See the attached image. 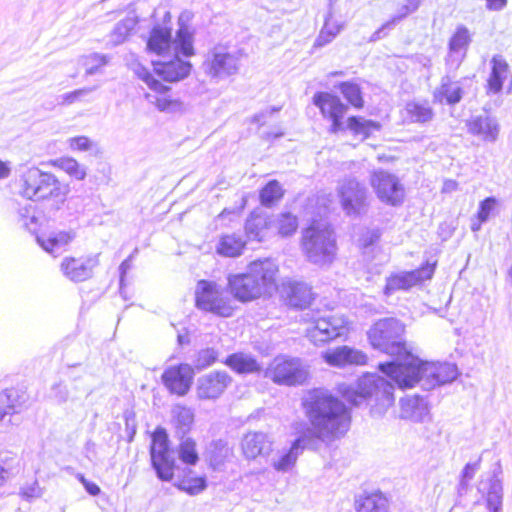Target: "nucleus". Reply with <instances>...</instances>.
Instances as JSON below:
<instances>
[{
	"label": "nucleus",
	"mask_w": 512,
	"mask_h": 512,
	"mask_svg": "<svg viewBox=\"0 0 512 512\" xmlns=\"http://www.w3.org/2000/svg\"><path fill=\"white\" fill-rule=\"evenodd\" d=\"M339 89L345 99L354 107L362 108L364 101L361 95V90L358 84L353 82H341Z\"/></svg>",
	"instance_id": "obj_45"
},
{
	"label": "nucleus",
	"mask_w": 512,
	"mask_h": 512,
	"mask_svg": "<svg viewBox=\"0 0 512 512\" xmlns=\"http://www.w3.org/2000/svg\"><path fill=\"white\" fill-rule=\"evenodd\" d=\"M75 238V233L72 231H61L50 235L47 238L36 236L38 244L47 252L53 254L59 252L62 248L68 245Z\"/></svg>",
	"instance_id": "obj_34"
},
{
	"label": "nucleus",
	"mask_w": 512,
	"mask_h": 512,
	"mask_svg": "<svg viewBox=\"0 0 512 512\" xmlns=\"http://www.w3.org/2000/svg\"><path fill=\"white\" fill-rule=\"evenodd\" d=\"M72 150L88 151L93 147V142L86 136H78L69 139Z\"/></svg>",
	"instance_id": "obj_55"
},
{
	"label": "nucleus",
	"mask_w": 512,
	"mask_h": 512,
	"mask_svg": "<svg viewBox=\"0 0 512 512\" xmlns=\"http://www.w3.org/2000/svg\"><path fill=\"white\" fill-rule=\"evenodd\" d=\"M507 4V0H487V8L490 10H502Z\"/></svg>",
	"instance_id": "obj_64"
},
{
	"label": "nucleus",
	"mask_w": 512,
	"mask_h": 512,
	"mask_svg": "<svg viewBox=\"0 0 512 512\" xmlns=\"http://www.w3.org/2000/svg\"><path fill=\"white\" fill-rule=\"evenodd\" d=\"M277 272L278 266L273 260H256L250 263L246 273L229 275L228 287L235 299L252 301L276 288Z\"/></svg>",
	"instance_id": "obj_4"
},
{
	"label": "nucleus",
	"mask_w": 512,
	"mask_h": 512,
	"mask_svg": "<svg viewBox=\"0 0 512 512\" xmlns=\"http://www.w3.org/2000/svg\"><path fill=\"white\" fill-rule=\"evenodd\" d=\"M18 217L23 228L32 234L37 232L39 226L38 218L35 216L31 205L20 208L18 210Z\"/></svg>",
	"instance_id": "obj_48"
},
{
	"label": "nucleus",
	"mask_w": 512,
	"mask_h": 512,
	"mask_svg": "<svg viewBox=\"0 0 512 512\" xmlns=\"http://www.w3.org/2000/svg\"><path fill=\"white\" fill-rule=\"evenodd\" d=\"M379 238H380L379 230L368 231L362 239L364 248H368V247L374 245L379 240Z\"/></svg>",
	"instance_id": "obj_60"
},
{
	"label": "nucleus",
	"mask_w": 512,
	"mask_h": 512,
	"mask_svg": "<svg viewBox=\"0 0 512 512\" xmlns=\"http://www.w3.org/2000/svg\"><path fill=\"white\" fill-rule=\"evenodd\" d=\"M245 230L250 239L263 241L272 236L271 216L253 211L246 220Z\"/></svg>",
	"instance_id": "obj_29"
},
{
	"label": "nucleus",
	"mask_w": 512,
	"mask_h": 512,
	"mask_svg": "<svg viewBox=\"0 0 512 512\" xmlns=\"http://www.w3.org/2000/svg\"><path fill=\"white\" fill-rule=\"evenodd\" d=\"M305 448L317 449L316 440L306 434L298 437L289 450L283 452L277 459H273V468L278 472L290 471Z\"/></svg>",
	"instance_id": "obj_20"
},
{
	"label": "nucleus",
	"mask_w": 512,
	"mask_h": 512,
	"mask_svg": "<svg viewBox=\"0 0 512 512\" xmlns=\"http://www.w3.org/2000/svg\"><path fill=\"white\" fill-rule=\"evenodd\" d=\"M131 69L137 75L139 79L144 81L147 86L159 93V94H166V92L169 90V87L159 82L157 79L153 77V75L150 73V71L144 67L141 63L135 61L131 64Z\"/></svg>",
	"instance_id": "obj_39"
},
{
	"label": "nucleus",
	"mask_w": 512,
	"mask_h": 512,
	"mask_svg": "<svg viewBox=\"0 0 512 512\" xmlns=\"http://www.w3.org/2000/svg\"><path fill=\"white\" fill-rule=\"evenodd\" d=\"M245 246L242 237L236 234L224 235L220 238L216 250L225 257H237L241 255Z\"/></svg>",
	"instance_id": "obj_37"
},
{
	"label": "nucleus",
	"mask_w": 512,
	"mask_h": 512,
	"mask_svg": "<svg viewBox=\"0 0 512 512\" xmlns=\"http://www.w3.org/2000/svg\"><path fill=\"white\" fill-rule=\"evenodd\" d=\"M180 490L185 491L191 495L198 494L206 488V481L202 477H197L189 480H182L175 484Z\"/></svg>",
	"instance_id": "obj_50"
},
{
	"label": "nucleus",
	"mask_w": 512,
	"mask_h": 512,
	"mask_svg": "<svg viewBox=\"0 0 512 512\" xmlns=\"http://www.w3.org/2000/svg\"><path fill=\"white\" fill-rule=\"evenodd\" d=\"M346 320L341 316L328 315L314 319L307 328V337L316 345L344 335Z\"/></svg>",
	"instance_id": "obj_12"
},
{
	"label": "nucleus",
	"mask_w": 512,
	"mask_h": 512,
	"mask_svg": "<svg viewBox=\"0 0 512 512\" xmlns=\"http://www.w3.org/2000/svg\"><path fill=\"white\" fill-rule=\"evenodd\" d=\"M231 380L225 371L202 375L197 380V395L200 399H216L226 390Z\"/></svg>",
	"instance_id": "obj_19"
},
{
	"label": "nucleus",
	"mask_w": 512,
	"mask_h": 512,
	"mask_svg": "<svg viewBox=\"0 0 512 512\" xmlns=\"http://www.w3.org/2000/svg\"><path fill=\"white\" fill-rule=\"evenodd\" d=\"M370 182L382 202L395 206L403 201L404 188L395 175L383 170L375 171Z\"/></svg>",
	"instance_id": "obj_13"
},
{
	"label": "nucleus",
	"mask_w": 512,
	"mask_h": 512,
	"mask_svg": "<svg viewBox=\"0 0 512 512\" xmlns=\"http://www.w3.org/2000/svg\"><path fill=\"white\" fill-rule=\"evenodd\" d=\"M357 512H386L387 499L382 493H372L356 500Z\"/></svg>",
	"instance_id": "obj_36"
},
{
	"label": "nucleus",
	"mask_w": 512,
	"mask_h": 512,
	"mask_svg": "<svg viewBox=\"0 0 512 512\" xmlns=\"http://www.w3.org/2000/svg\"><path fill=\"white\" fill-rule=\"evenodd\" d=\"M195 301L197 308L220 317H230L234 312L232 300L223 288L213 281L200 280L197 283Z\"/></svg>",
	"instance_id": "obj_8"
},
{
	"label": "nucleus",
	"mask_w": 512,
	"mask_h": 512,
	"mask_svg": "<svg viewBox=\"0 0 512 512\" xmlns=\"http://www.w3.org/2000/svg\"><path fill=\"white\" fill-rule=\"evenodd\" d=\"M338 193L343 209L348 215L359 213L366 199V188L352 178L342 180Z\"/></svg>",
	"instance_id": "obj_17"
},
{
	"label": "nucleus",
	"mask_w": 512,
	"mask_h": 512,
	"mask_svg": "<svg viewBox=\"0 0 512 512\" xmlns=\"http://www.w3.org/2000/svg\"><path fill=\"white\" fill-rule=\"evenodd\" d=\"M470 43L469 31L464 26H459L449 41V53L446 58V65L450 69H457L466 56Z\"/></svg>",
	"instance_id": "obj_24"
},
{
	"label": "nucleus",
	"mask_w": 512,
	"mask_h": 512,
	"mask_svg": "<svg viewBox=\"0 0 512 512\" xmlns=\"http://www.w3.org/2000/svg\"><path fill=\"white\" fill-rule=\"evenodd\" d=\"M302 250L307 260L318 266L331 264L337 246L333 230L322 222H313L302 232Z\"/></svg>",
	"instance_id": "obj_6"
},
{
	"label": "nucleus",
	"mask_w": 512,
	"mask_h": 512,
	"mask_svg": "<svg viewBox=\"0 0 512 512\" xmlns=\"http://www.w3.org/2000/svg\"><path fill=\"white\" fill-rule=\"evenodd\" d=\"M136 24L137 21L133 17H126L119 21L111 33L112 42L116 45L123 43Z\"/></svg>",
	"instance_id": "obj_44"
},
{
	"label": "nucleus",
	"mask_w": 512,
	"mask_h": 512,
	"mask_svg": "<svg viewBox=\"0 0 512 512\" xmlns=\"http://www.w3.org/2000/svg\"><path fill=\"white\" fill-rule=\"evenodd\" d=\"M342 26L336 23H332L330 19H326L324 27L320 31L318 35L315 46L322 47L328 43H330L336 35L340 32Z\"/></svg>",
	"instance_id": "obj_49"
},
{
	"label": "nucleus",
	"mask_w": 512,
	"mask_h": 512,
	"mask_svg": "<svg viewBox=\"0 0 512 512\" xmlns=\"http://www.w3.org/2000/svg\"><path fill=\"white\" fill-rule=\"evenodd\" d=\"M434 101L449 105L459 103L463 97V88L460 81H453L450 76H443L441 84L433 93Z\"/></svg>",
	"instance_id": "obj_30"
},
{
	"label": "nucleus",
	"mask_w": 512,
	"mask_h": 512,
	"mask_svg": "<svg viewBox=\"0 0 512 512\" xmlns=\"http://www.w3.org/2000/svg\"><path fill=\"white\" fill-rule=\"evenodd\" d=\"M265 375L276 384L292 386L302 384L308 377V370L300 358L279 355L270 363Z\"/></svg>",
	"instance_id": "obj_9"
},
{
	"label": "nucleus",
	"mask_w": 512,
	"mask_h": 512,
	"mask_svg": "<svg viewBox=\"0 0 512 512\" xmlns=\"http://www.w3.org/2000/svg\"><path fill=\"white\" fill-rule=\"evenodd\" d=\"M393 26L392 22L391 21H388L386 22L385 24H383L378 30H376L371 38H370V41L372 42H375L377 40H380L381 38H383L386 33H384V31L388 28H391Z\"/></svg>",
	"instance_id": "obj_62"
},
{
	"label": "nucleus",
	"mask_w": 512,
	"mask_h": 512,
	"mask_svg": "<svg viewBox=\"0 0 512 512\" xmlns=\"http://www.w3.org/2000/svg\"><path fill=\"white\" fill-rule=\"evenodd\" d=\"M193 374V369L188 364L171 366L162 374V381L171 393L183 396L190 389Z\"/></svg>",
	"instance_id": "obj_18"
},
{
	"label": "nucleus",
	"mask_w": 512,
	"mask_h": 512,
	"mask_svg": "<svg viewBox=\"0 0 512 512\" xmlns=\"http://www.w3.org/2000/svg\"><path fill=\"white\" fill-rule=\"evenodd\" d=\"M176 54L169 61H153L154 72L167 82H178L185 79L191 72L192 65L184 61Z\"/></svg>",
	"instance_id": "obj_22"
},
{
	"label": "nucleus",
	"mask_w": 512,
	"mask_h": 512,
	"mask_svg": "<svg viewBox=\"0 0 512 512\" xmlns=\"http://www.w3.org/2000/svg\"><path fill=\"white\" fill-rule=\"evenodd\" d=\"M503 500L502 481L494 474L490 479L486 503L490 512H501Z\"/></svg>",
	"instance_id": "obj_38"
},
{
	"label": "nucleus",
	"mask_w": 512,
	"mask_h": 512,
	"mask_svg": "<svg viewBox=\"0 0 512 512\" xmlns=\"http://www.w3.org/2000/svg\"><path fill=\"white\" fill-rule=\"evenodd\" d=\"M146 98L149 102L155 104L161 111L166 110L170 105V100L165 97H157L151 94H146Z\"/></svg>",
	"instance_id": "obj_59"
},
{
	"label": "nucleus",
	"mask_w": 512,
	"mask_h": 512,
	"mask_svg": "<svg viewBox=\"0 0 512 512\" xmlns=\"http://www.w3.org/2000/svg\"><path fill=\"white\" fill-rule=\"evenodd\" d=\"M347 126L351 131L363 136V138H367L373 131L380 129V125L377 122L356 116L348 119Z\"/></svg>",
	"instance_id": "obj_42"
},
{
	"label": "nucleus",
	"mask_w": 512,
	"mask_h": 512,
	"mask_svg": "<svg viewBox=\"0 0 512 512\" xmlns=\"http://www.w3.org/2000/svg\"><path fill=\"white\" fill-rule=\"evenodd\" d=\"M282 294L288 300L290 306L295 308H307L314 299V294L309 285L304 282L286 281L282 284Z\"/></svg>",
	"instance_id": "obj_25"
},
{
	"label": "nucleus",
	"mask_w": 512,
	"mask_h": 512,
	"mask_svg": "<svg viewBox=\"0 0 512 512\" xmlns=\"http://www.w3.org/2000/svg\"><path fill=\"white\" fill-rule=\"evenodd\" d=\"M404 110L406 119L412 123L424 124L434 117L433 109L427 101H409Z\"/></svg>",
	"instance_id": "obj_33"
},
{
	"label": "nucleus",
	"mask_w": 512,
	"mask_h": 512,
	"mask_svg": "<svg viewBox=\"0 0 512 512\" xmlns=\"http://www.w3.org/2000/svg\"><path fill=\"white\" fill-rule=\"evenodd\" d=\"M57 166L65 171L69 176L77 179L83 180L86 175L85 166L79 164L75 159L70 157L60 158L57 160Z\"/></svg>",
	"instance_id": "obj_47"
},
{
	"label": "nucleus",
	"mask_w": 512,
	"mask_h": 512,
	"mask_svg": "<svg viewBox=\"0 0 512 512\" xmlns=\"http://www.w3.org/2000/svg\"><path fill=\"white\" fill-rule=\"evenodd\" d=\"M478 469V463L471 464L467 463L462 471V478L464 480H471L474 477L476 470Z\"/></svg>",
	"instance_id": "obj_61"
},
{
	"label": "nucleus",
	"mask_w": 512,
	"mask_h": 512,
	"mask_svg": "<svg viewBox=\"0 0 512 512\" xmlns=\"http://www.w3.org/2000/svg\"><path fill=\"white\" fill-rule=\"evenodd\" d=\"M467 127L470 134L486 142H495L500 132L497 119L487 113L471 117Z\"/></svg>",
	"instance_id": "obj_23"
},
{
	"label": "nucleus",
	"mask_w": 512,
	"mask_h": 512,
	"mask_svg": "<svg viewBox=\"0 0 512 512\" xmlns=\"http://www.w3.org/2000/svg\"><path fill=\"white\" fill-rule=\"evenodd\" d=\"M433 273L434 267L426 265L416 270L392 274L387 278L384 293L389 296L399 290H408L422 281L430 279Z\"/></svg>",
	"instance_id": "obj_15"
},
{
	"label": "nucleus",
	"mask_w": 512,
	"mask_h": 512,
	"mask_svg": "<svg viewBox=\"0 0 512 512\" xmlns=\"http://www.w3.org/2000/svg\"><path fill=\"white\" fill-rule=\"evenodd\" d=\"M496 199L494 197H488L480 202L477 218L480 222H486L489 218L491 211L494 209Z\"/></svg>",
	"instance_id": "obj_53"
},
{
	"label": "nucleus",
	"mask_w": 512,
	"mask_h": 512,
	"mask_svg": "<svg viewBox=\"0 0 512 512\" xmlns=\"http://www.w3.org/2000/svg\"><path fill=\"white\" fill-rule=\"evenodd\" d=\"M302 406L311 428L313 439L331 442L343 437L350 428L349 408L338 397L324 389H313L302 399Z\"/></svg>",
	"instance_id": "obj_2"
},
{
	"label": "nucleus",
	"mask_w": 512,
	"mask_h": 512,
	"mask_svg": "<svg viewBox=\"0 0 512 512\" xmlns=\"http://www.w3.org/2000/svg\"><path fill=\"white\" fill-rule=\"evenodd\" d=\"M272 236H292L298 228V219L290 212L271 215Z\"/></svg>",
	"instance_id": "obj_32"
},
{
	"label": "nucleus",
	"mask_w": 512,
	"mask_h": 512,
	"mask_svg": "<svg viewBox=\"0 0 512 512\" xmlns=\"http://www.w3.org/2000/svg\"><path fill=\"white\" fill-rule=\"evenodd\" d=\"M272 440L263 432H249L244 435L241 447L247 459L267 456L272 451Z\"/></svg>",
	"instance_id": "obj_26"
},
{
	"label": "nucleus",
	"mask_w": 512,
	"mask_h": 512,
	"mask_svg": "<svg viewBox=\"0 0 512 512\" xmlns=\"http://www.w3.org/2000/svg\"><path fill=\"white\" fill-rule=\"evenodd\" d=\"M19 193L32 201H51L50 210L58 211L64 205L69 187L54 174L30 167L20 174Z\"/></svg>",
	"instance_id": "obj_5"
},
{
	"label": "nucleus",
	"mask_w": 512,
	"mask_h": 512,
	"mask_svg": "<svg viewBox=\"0 0 512 512\" xmlns=\"http://www.w3.org/2000/svg\"><path fill=\"white\" fill-rule=\"evenodd\" d=\"M137 253V249H135L134 253L131 254L127 259H125L121 264H120V267H119V272H120V290L122 291L123 289V285H124V278H125V275L126 273L130 270L131 268V261H132V258L134 256V254Z\"/></svg>",
	"instance_id": "obj_58"
},
{
	"label": "nucleus",
	"mask_w": 512,
	"mask_h": 512,
	"mask_svg": "<svg viewBox=\"0 0 512 512\" xmlns=\"http://www.w3.org/2000/svg\"><path fill=\"white\" fill-rule=\"evenodd\" d=\"M313 103L316 105L324 117L331 121L330 131L337 133L343 128L342 118L348 107L342 103L339 97L328 92H318L313 96Z\"/></svg>",
	"instance_id": "obj_16"
},
{
	"label": "nucleus",
	"mask_w": 512,
	"mask_h": 512,
	"mask_svg": "<svg viewBox=\"0 0 512 512\" xmlns=\"http://www.w3.org/2000/svg\"><path fill=\"white\" fill-rule=\"evenodd\" d=\"M284 190L277 180L269 181L260 191V202L265 207H271L280 201Z\"/></svg>",
	"instance_id": "obj_41"
},
{
	"label": "nucleus",
	"mask_w": 512,
	"mask_h": 512,
	"mask_svg": "<svg viewBox=\"0 0 512 512\" xmlns=\"http://www.w3.org/2000/svg\"><path fill=\"white\" fill-rule=\"evenodd\" d=\"M491 72L487 80V92L499 94L506 81H509L507 93L512 91V74L509 64L502 55H494L490 61Z\"/></svg>",
	"instance_id": "obj_21"
},
{
	"label": "nucleus",
	"mask_w": 512,
	"mask_h": 512,
	"mask_svg": "<svg viewBox=\"0 0 512 512\" xmlns=\"http://www.w3.org/2000/svg\"><path fill=\"white\" fill-rule=\"evenodd\" d=\"M110 61V57L105 54L91 53L82 56L80 63L86 68L87 75H95L101 71Z\"/></svg>",
	"instance_id": "obj_43"
},
{
	"label": "nucleus",
	"mask_w": 512,
	"mask_h": 512,
	"mask_svg": "<svg viewBox=\"0 0 512 512\" xmlns=\"http://www.w3.org/2000/svg\"><path fill=\"white\" fill-rule=\"evenodd\" d=\"M172 414L177 428V433L181 435V437H184V435L189 431L194 420L192 410L185 406L177 405L174 407Z\"/></svg>",
	"instance_id": "obj_40"
},
{
	"label": "nucleus",
	"mask_w": 512,
	"mask_h": 512,
	"mask_svg": "<svg viewBox=\"0 0 512 512\" xmlns=\"http://www.w3.org/2000/svg\"><path fill=\"white\" fill-rule=\"evenodd\" d=\"M240 56L231 53L225 46H215L206 55L203 69L207 75L216 79H224L239 70Z\"/></svg>",
	"instance_id": "obj_11"
},
{
	"label": "nucleus",
	"mask_w": 512,
	"mask_h": 512,
	"mask_svg": "<svg viewBox=\"0 0 512 512\" xmlns=\"http://www.w3.org/2000/svg\"><path fill=\"white\" fill-rule=\"evenodd\" d=\"M68 390L66 386H63L61 384H55L52 387V396L60 403H64L68 399Z\"/></svg>",
	"instance_id": "obj_57"
},
{
	"label": "nucleus",
	"mask_w": 512,
	"mask_h": 512,
	"mask_svg": "<svg viewBox=\"0 0 512 512\" xmlns=\"http://www.w3.org/2000/svg\"><path fill=\"white\" fill-rule=\"evenodd\" d=\"M414 12V10H411V8L405 4L400 8L398 15L392 18L391 22L393 25H395L397 22L405 18L407 15Z\"/></svg>",
	"instance_id": "obj_63"
},
{
	"label": "nucleus",
	"mask_w": 512,
	"mask_h": 512,
	"mask_svg": "<svg viewBox=\"0 0 512 512\" xmlns=\"http://www.w3.org/2000/svg\"><path fill=\"white\" fill-rule=\"evenodd\" d=\"M98 265V254L79 258L64 257L60 264V270L68 280L72 282H83L92 277L93 271Z\"/></svg>",
	"instance_id": "obj_14"
},
{
	"label": "nucleus",
	"mask_w": 512,
	"mask_h": 512,
	"mask_svg": "<svg viewBox=\"0 0 512 512\" xmlns=\"http://www.w3.org/2000/svg\"><path fill=\"white\" fill-rule=\"evenodd\" d=\"M150 457L157 477L162 481L172 480L175 459L170 451L168 435L163 428L158 427L152 435Z\"/></svg>",
	"instance_id": "obj_10"
},
{
	"label": "nucleus",
	"mask_w": 512,
	"mask_h": 512,
	"mask_svg": "<svg viewBox=\"0 0 512 512\" xmlns=\"http://www.w3.org/2000/svg\"><path fill=\"white\" fill-rule=\"evenodd\" d=\"M22 410V403L19 401L18 391L15 389H6L0 392V421L4 420V417L9 415L8 422L12 425H17L18 422H14L12 417L15 414H19Z\"/></svg>",
	"instance_id": "obj_31"
},
{
	"label": "nucleus",
	"mask_w": 512,
	"mask_h": 512,
	"mask_svg": "<svg viewBox=\"0 0 512 512\" xmlns=\"http://www.w3.org/2000/svg\"><path fill=\"white\" fill-rule=\"evenodd\" d=\"M182 21L183 15L179 18V29L174 40L171 27L155 25L150 32L147 49L157 55H163L173 46L175 54H182L185 57L192 56L194 54L193 34Z\"/></svg>",
	"instance_id": "obj_7"
},
{
	"label": "nucleus",
	"mask_w": 512,
	"mask_h": 512,
	"mask_svg": "<svg viewBox=\"0 0 512 512\" xmlns=\"http://www.w3.org/2000/svg\"><path fill=\"white\" fill-rule=\"evenodd\" d=\"M395 373L394 383L399 388H412L419 383L424 390H431L454 381L458 369L452 363L423 362L412 354L406 356V365L396 367Z\"/></svg>",
	"instance_id": "obj_3"
},
{
	"label": "nucleus",
	"mask_w": 512,
	"mask_h": 512,
	"mask_svg": "<svg viewBox=\"0 0 512 512\" xmlns=\"http://www.w3.org/2000/svg\"><path fill=\"white\" fill-rule=\"evenodd\" d=\"M20 495L26 500L32 498H38L42 495L41 488L38 482L35 480L30 484L24 485L20 490Z\"/></svg>",
	"instance_id": "obj_56"
},
{
	"label": "nucleus",
	"mask_w": 512,
	"mask_h": 512,
	"mask_svg": "<svg viewBox=\"0 0 512 512\" xmlns=\"http://www.w3.org/2000/svg\"><path fill=\"white\" fill-rule=\"evenodd\" d=\"M225 363L237 373H253L260 370L256 359L244 353H235L228 356Z\"/></svg>",
	"instance_id": "obj_35"
},
{
	"label": "nucleus",
	"mask_w": 512,
	"mask_h": 512,
	"mask_svg": "<svg viewBox=\"0 0 512 512\" xmlns=\"http://www.w3.org/2000/svg\"><path fill=\"white\" fill-rule=\"evenodd\" d=\"M93 90H94V88H81V89L74 90L72 92L65 93L61 96V99H62L61 104H64V105L73 104L74 102L78 101L82 97L91 93Z\"/></svg>",
	"instance_id": "obj_54"
},
{
	"label": "nucleus",
	"mask_w": 512,
	"mask_h": 512,
	"mask_svg": "<svg viewBox=\"0 0 512 512\" xmlns=\"http://www.w3.org/2000/svg\"><path fill=\"white\" fill-rule=\"evenodd\" d=\"M399 417L412 422H424L429 417L428 404L419 396L402 398Z\"/></svg>",
	"instance_id": "obj_28"
},
{
	"label": "nucleus",
	"mask_w": 512,
	"mask_h": 512,
	"mask_svg": "<svg viewBox=\"0 0 512 512\" xmlns=\"http://www.w3.org/2000/svg\"><path fill=\"white\" fill-rule=\"evenodd\" d=\"M404 332V324L396 318L380 319L368 331L369 341L374 348L396 357L391 362L379 364L380 371L389 380L376 374H369L358 381L359 396L374 402L371 406L373 415L381 416L393 405L395 369L400 365H406V356L412 355L406 347Z\"/></svg>",
	"instance_id": "obj_1"
},
{
	"label": "nucleus",
	"mask_w": 512,
	"mask_h": 512,
	"mask_svg": "<svg viewBox=\"0 0 512 512\" xmlns=\"http://www.w3.org/2000/svg\"><path fill=\"white\" fill-rule=\"evenodd\" d=\"M324 360L332 366L344 367L346 365H364L367 356L362 351L342 346L323 354Z\"/></svg>",
	"instance_id": "obj_27"
},
{
	"label": "nucleus",
	"mask_w": 512,
	"mask_h": 512,
	"mask_svg": "<svg viewBox=\"0 0 512 512\" xmlns=\"http://www.w3.org/2000/svg\"><path fill=\"white\" fill-rule=\"evenodd\" d=\"M181 438L182 440L178 448L180 460L185 464L195 465L199 460L196 443L191 438Z\"/></svg>",
	"instance_id": "obj_46"
},
{
	"label": "nucleus",
	"mask_w": 512,
	"mask_h": 512,
	"mask_svg": "<svg viewBox=\"0 0 512 512\" xmlns=\"http://www.w3.org/2000/svg\"><path fill=\"white\" fill-rule=\"evenodd\" d=\"M218 358V352L213 348L201 350L196 358L195 366L197 369H205L215 363Z\"/></svg>",
	"instance_id": "obj_51"
},
{
	"label": "nucleus",
	"mask_w": 512,
	"mask_h": 512,
	"mask_svg": "<svg viewBox=\"0 0 512 512\" xmlns=\"http://www.w3.org/2000/svg\"><path fill=\"white\" fill-rule=\"evenodd\" d=\"M16 463H18V460L14 456L5 457L0 460V487L3 486L8 478L13 474Z\"/></svg>",
	"instance_id": "obj_52"
}]
</instances>
